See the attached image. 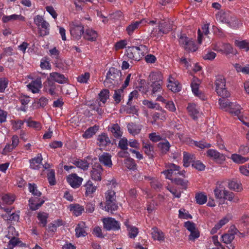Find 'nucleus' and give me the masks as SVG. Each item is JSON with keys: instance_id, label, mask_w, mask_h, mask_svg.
Here are the masks:
<instances>
[{"instance_id": "1", "label": "nucleus", "mask_w": 249, "mask_h": 249, "mask_svg": "<svg viewBox=\"0 0 249 249\" xmlns=\"http://www.w3.org/2000/svg\"><path fill=\"white\" fill-rule=\"evenodd\" d=\"M18 233L15 228L13 226H9L7 228L6 234L2 239L3 242L7 243V247L10 249H13L16 246L18 245L20 242L17 238Z\"/></svg>"}, {"instance_id": "2", "label": "nucleus", "mask_w": 249, "mask_h": 249, "mask_svg": "<svg viewBox=\"0 0 249 249\" xmlns=\"http://www.w3.org/2000/svg\"><path fill=\"white\" fill-rule=\"evenodd\" d=\"M147 48L144 45L128 47L126 50L127 57L131 60L139 61L144 55Z\"/></svg>"}, {"instance_id": "3", "label": "nucleus", "mask_w": 249, "mask_h": 249, "mask_svg": "<svg viewBox=\"0 0 249 249\" xmlns=\"http://www.w3.org/2000/svg\"><path fill=\"white\" fill-rule=\"evenodd\" d=\"M172 29V25L165 21L159 22L158 26L154 28L151 32V36L158 38L164 34H168Z\"/></svg>"}, {"instance_id": "4", "label": "nucleus", "mask_w": 249, "mask_h": 249, "mask_svg": "<svg viewBox=\"0 0 249 249\" xmlns=\"http://www.w3.org/2000/svg\"><path fill=\"white\" fill-rule=\"evenodd\" d=\"M34 23L37 26L40 36H45L49 34L50 24L41 16L37 15L34 18Z\"/></svg>"}, {"instance_id": "5", "label": "nucleus", "mask_w": 249, "mask_h": 249, "mask_svg": "<svg viewBox=\"0 0 249 249\" xmlns=\"http://www.w3.org/2000/svg\"><path fill=\"white\" fill-rule=\"evenodd\" d=\"M70 31L73 39L79 40L84 36V26L79 21L72 22L70 25Z\"/></svg>"}, {"instance_id": "6", "label": "nucleus", "mask_w": 249, "mask_h": 249, "mask_svg": "<svg viewBox=\"0 0 249 249\" xmlns=\"http://www.w3.org/2000/svg\"><path fill=\"white\" fill-rule=\"evenodd\" d=\"M166 170L163 171V173L166 178L172 180L173 176L178 174L182 175L183 173L180 171V167L174 163H168L165 164Z\"/></svg>"}, {"instance_id": "7", "label": "nucleus", "mask_w": 249, "mask_h": 249, "mask_svg": "<svg viewBox=\"0 0 249 249\" xmlns=\"http://www.w3.org/2000/svg\"><path fill=\"white\" fill-rule=\"evenodd\" d=\"M180 45L187 52H195L197 47L192 39L187 37L185 35H180L179 38Z\"/></svg>"}, {"instance_id": "8", "label": "nucleus", "mask_w": 249, "mask_h": 249, "mask_svg": "<svg viewBox=\"0 0 249 249\" xmlns=\"http://www.w3.org/2000/svg\"><path fill=\"white\" fill-rule=\"evenodd\" d=\"M225 80L222 77L217 78L215 81V90L219 96L222 97H228L230 93L225 88Z\"/></svg>"}, {"instance_id": "9", "label": "nucleus", "mask_w": 249, "mask_h": 249, "mask_svg": "<svg viewBox=\"0 0 249 249\" xmlns=\"http://www.w3.org/2000/svg\"><path fill=\"white\" fill-rule=\"evenodd\" d=\"M121 73L120 71L114 68H110V83L118 86L121 83Z\"/></svg>"}, {"instance_id": "10", "label": "nucleus", "mask_w": 249, "mask_h": 249, "mask_svg": "<svg viewBox=\"0 0 249 249\" xmlns=\"http://www.w3.org/2000/svg\"><path fill=\"white\" fill-rule=\"evenodd\" d=\"M67 180L71 187L77 188L81 185L83 179L76 174H71L67 177Z\"/></svg>"}, {"instance_id": "11", "label": "nucleus", "mask_w": 249, "mask_h": 249, "mask_svg": "<svg viewBox=\"0 0 249 249\" xmlns=\"http://www.w3.org/2000/svg\"><path fill=\"white\" fill-rule=\"evenodd\" d=\"M29 90L33 93H38L42 88V82L40 77H37L27 85Z\"/></svg>"}, {"instance_id": "12", "label": "nucleus", "mask_w": 249, "mask_h": 249, "mask_svg": "<svg viewBox=\"0 0 249 249\" xmlns=\"http://www.w3.org/2000/svg\"><path fill=\"white\" fill-rule=\"evenodd\" d=\"M207 156L218 162H221L225 160V156L216 150L211 149L207 151Z\"/></svg>"}, {"instance_id": "13", "label": "nucleus", "mask_w": 249, "mask_h": 249, "mask_svg": "<svg viewBox=\"0 0 249 249\" xmlns=\"http://www.w3.org/2000/svg\"><path fill=\"white\" fill-rule=\"evenodd\" d=\"M149 84H163V75L160 71L151 72L149 75Z\"/></svg>"}, {"instance_id": "14", "label": "nucleus", "mask_w": 249, "mask_h": 249, "mask_svg": "<svg viewBox=\"0 0 249 249\" xmlns=\"http://www.w3.org/2000/svg\"><path fill=\"white\" fill-rule=\"evenodd\" d=\"M163 84L159 83L149 84V89L151 91V95L152 97H156L158 95L164 91L162 89Z\"/></svg>"}, {"instance_id": "15", "label": "nucleus", "mask_w": 249, "mask_h": 249, "mask_svg": "<svg viewBox=\"0 0 249 249\" xmlns=\"http://www.w3.org/2000/svg\"><path fill=\"white\" fill-rule=\"evenodd\" d=\"M48 80L55 81L60 84L66 83L67 79L63 74L58 72H52L50 73V77Z\"/></svg>"}, {"instance_id": "16", "label": "nucleus", "mask_w": 249, "mask_h": 249, "mask_svg": "<svg viewBox=\"0 0 249 249\" xmlns=\"http://www.w3.org/2000/svg\"><path fill=\"white\" fill-rule=\"evenodd\" d=\"M216 18L218 21L227 24L230 27H232V20L229 14L225 13H220L216 15Z\"/></svg>"}, {"instance_id": "17", "label": "nucleus", "mask_w": 249, "mask_h": 249, "mask_svg": "<svg viewBox=\"0 0 249 249\" xmlns=\"http://www.w3.org/2000/svg\"><path fill=\"white\" fill-rule=\"evenodd\" d=\"M87 227L84 222L79 223L75 228V235L77 237H84L87 235Z\"/></svg>"}, {"instance_id": "18", "label": "nucleus", "mask_w": 249, "mask_h": 249, "mask_svg": "<svg viewBox=\"0 0 249 249\" xmlns=\"http://www.w3.org/2000/svg\"><path fill=\"white\" fill-rule=\"evenodd\" d=\"M97 144L100 147V149H104L106 146L109 143V138L107 134L102 133L98 136L97 138Z\"/></svg>"}, {"instance_id": "19", "label": "nucleus", "mask_w": 249, "mask_h": 249, "mask_svg": "<svg viewBox=\"0 0 249 249\" xmlns=\"http://www.w3.org/2000/svg\"><path fill=\"white\" fill-rule=\"evenodd\" d=\"M102 168L99 165L94 166L91 171V178L95 181H100L102 179Z\"/></svg>"}, {"instance_id": "20", "label": "nucleus", "mask_w": 249, "mask_h": 249, "mask_svg": "<svg viewBox=\"0 0 249 249\" xmlns=\"http://www.w3.org/2000/svg\"><path fill=\"white\" fill-rule=\"evenodd\" d=\"M187 109L189 115L194 120L197 119L199 111L196 104L193 103L188 104Z\"/></svg>"}, {"instance_id": "21", "label": "nucleus", "mask_w": 249, "mask_h": 249, "mask_svg": "<svg viewBox=\"0 0 249 249\" xmlns=\"http://www.w3.org/2000/svg\"><path fill=\"white\" fill-rule=\"evenodd\" d=\"M84 38L90 41H94L98 37V34L96 31L92 29H87L84 33Z\"/></svg>"}, {"instance_id": "22", "label": "nucleus", "mask_w": 249, "mask_h": 249, "mask_svg": "<svg viewBox=\"0 0 249 249\" xmlns=\"http://www.w3.org/2000/svg\"><path fill=\"white\" fill-rule=\"evenodd\" d=\"M42 157L41 154H38L36 157L30 160V167L35 170L40 168Z\"/></svg>"}, {"instance_id": "23", "label": "nucleus", "mask_w": 249, "mask_h": 249, "mask_svg": "<svg viewBox=\"0 0 249 249\" xmlns=\"http://www.w3.org/2000/svg\"><path fill=\"white\" fill-rule=\"evenodd\" d=\"M127 127L129 133L133 136L139 134L142 129V125L134 123H128Z\"/></svg>"}, {"instance_id": "24", "label": "nucleus", "mask_w": 249, "mask_h": 249, "mask_svg": "<svg viewBox=\"0 0 249 249\" xmlns=\"http://www.w3.org/2000/svg\"><path fill=\"white\" fill-rule=\"evenodd\" d=\"M44 203V201L36 197H32L29 200L30 208L32 210H37Z\"/></svg>"}, {"instance_id": "25", "label": "nucleus", "mask_w": 249, "mask_h": 249, "mask_svg": "<svg viewBox=\"0 0 249 249\" xmlns=\"http://www.w3.org/2000/svg\"><path fill=\"white\" fill-rule=\"evenodd\" d=\"M152 237L155 240L162 241L164 240L165 236L164 233L156 227L152 228L151 233Z\"/></svg>"}, {"instance_id": "26", "label": "nucleus", "mask_w": 249, "mask_h": 249, "mask_svg": "<svg viewBox=\"0 0 249 249\" xmlns=\"http://www.w3.org/2000/svg\"><path fill=\"white\" fill-rule=\"evenodd\" d=\"M144 19L139 21H136L132 22L126 28L127 33L129 35H132L134 31L138 29L140 25L143 23Z\"/></svg>"}, {"instance_id": "27", "label": "nucleus", "mask_w": 249, "mask_h": 249, "mask_svg": "<svg viewBox=\"0 0 249 249\" xmlns=\"http://www.w3.org/2000/svg\"><path fill=\"white\" fill-rule=\"evenodd\" d=\"M19 143V138L18 136L14 135L12 138V143L7 144L4 148V151L5 152H10L15 148Z\"/></svg>"}, {"instance_id": "28", "label": "nucleus", "mask_w": 249, "mask_h": 249, "mask_svg": "<svg viewBox=\"0 0 249 249\" xmlns=\"http://www.w3.org/2000/svg\"><path fill=\"white\" fill-rule=\"evenodd\" d=\"M142 149L145 154L148 156L149 157H152L154 152L153 146L148 141L146 142L142 141Z\"/></svg>"}, {"instance_id": "29", "label": "nucleus", "mask_w": 249, "mask_h": 249, "mask_svg": "<svg viewBox=\"0 0 249 249\" xmlns=\"http://www.w3.org/2000/svg\"><path fill=\"white\" fill-rule=\"evenodd\" d=\"M2 20L5 23L13 20L24 21L25 18L21 15L13 14L10 16H3Z\"/></svg>"}, {"instance_id": "30", "label": "nucleus", "mask_w": 249, "mask_h": 249, "mask_svg": "<svg viewBox=\"0 0 249 249\" xmlns=\"http://www.w3.org/2000/svg\"><path fill=\"white\" fill-rule=\"evenodd\" d=\"M69 209L76 216L81 215L84 210L83 207L78 204H71L69 206Z\"/></svg>"}, {"instance_id": "31", "label": "nucleus", "mask_w": 249, "mask_h": 249, "mask_svg": "<svg viewBox=\"0 0 249 249\" xmlns=\"http://www.w3.org/2000/svg\"><path fill=\"white\" fill-rule=\"evenodd\" d=\"M142 103L144 105L147 106V107L149 108H155L157 110H160L163 114L165 113V111L162 109V107H160V105L158 103H154L152 101H150L147 100H143Z\"/></svg>"}, {"instance_id": "32", "label": "nucleus", "mask_w": 249, "mask_h": 249, "mask_svg": "<svg viewBox=\"0 0 249 249\" xmlns=\"http://www.w3.org/2000/svg\"><path fill=\"white\" fill-rule=\"evenodd\" d=\"M241 107L240 106L235 103H231L227 111L235 115L239 116L241 113Z\"/></svg>"}, {"instance_id": "33", "label": "nucleus", "mask_w": 249, "mask_h": 249, "mask_svg": "<svg viewBox=\"0 0 249 249\" xmlns=\"http://www.w3.org/2000/svg\"><path fill=\"white\" fill-rule=\"evenodd\" d=\"M115 194V192L114 190L110 191V210L111 211L117 210L118 208V203L116 201V196Z\"/></svg>"}, {"instance_id": "34", "label": "nucleus", "mask_w": 249, "mask_h": 249, "mask_svg": "<svg viewBox=\"0 0 249 249\" xmlns=\"http://www.w3.org/2000/svg\"><path fill=\"white\" fill-rule=\"evenodd\" d=\"M209 33V24H204L202 26L201 29H198L197 40L199 44H201L202 42V36L203 35H207Z\"/></svg>"}, {"instance_id": "35", "label": "nucleus", "mask_w": 249, "mask_h": 249, "mask_svg": "<svg viewBox=\"0 0 249 249\" xmlns=\"http://www.w3.org/2000/svg\"><path fill=\"white\" fill-rule=\"evenodd\" d=\"M231 159L234 162L238 164L244 163L249 160V158L243 157L237 154H232Z\"/></svg>"}, {"instance_id": "36", "label": "nucleus", "mask_w": 249, "mask_h": 249, "mask_svg": "<svg viewBox=\"0 0 249 249\" xmlns=\"http://www.w3.org/2000/svg\"><path fill=\"white\" fill-rule=\"evenodd\" d=\"M86 188V195H90L94 193L97 189V187L93 185L92 181L89 180L85 185Z\"/></svg>"}, {"instance_id": "37", "label": "nucleus", "mask_w": 249, "mask_h": 249, "mask_svg": "<svg viewBox=\"0 0 249 249\" xmlns=\"http://www.w3.org/2000/svg\"><path fill=\"white\" fill-rule=\"evenodd\" d=\"M98 129V127L94 125L93 127L89 128L83 134V137L85 139H89L92 137Z\"/></svg>"}, {"instance_id": "38", "label": "nucleus", "mask_w": 249, "mask_h": 249, "mask_svg": "<svg viewBox=\"0 0 249 249\" xmlns=\"http://www.w3.org/2000/svg\"><path fill=\"white\" fill-rule=\"evenodd\" d=\"M124 90L123 89H119L114 90V93L112 96L115 104H118L123 97Z\"/></svg>"}, {"instance_id": "39", "label": "nucleus", "mask_w": 249, "mask_h": 249, "mask_svg": "<svg viewBox=\"0 0 249 249\" xmlns=\"http://www.w3.org/2000/svg\"><path fill=\"white\" fill-rule=\"evenodd\" d=\"M226 190L222 186L216 187L214 190L215 197L217 199L224 198L225 196Z\"/></svg>"}, {"instance_id": "40", "label": "nucleus", "mask_w": 249, "mask_h": 249, "mask_svg": "<svg viewBox=\"0 0 249 249\" xmlns=\"http://www.w3.org/2000/svg\"><path fill=\"white\" fill-rule=\"evenodd\" d=\"M110 128V131L115 138H119L122 136V132L117 124H113Z\"/></svg>"}, {"instance_id": "41", "label": "nucleus", "mask_w": 249, "mask_h": 249, "mask_svg": "<svg viewBox=\"0 0 249 249\" xmlns=\"http://www.w3.org/2000/svg\"><path fill=\"white\" fill-rule=\"evenodd\" d=\"M194 159V155H191L186 152H184L183 159L184 166L185 167H188L190 163L193 161Z\"/></svg>"}, {"instance_id": "42", "label": "nucleus", "mask_w": 249, "mask_h": 249, "mask_svg": "<svg viewBox=\"0 0 249 249\" xmlns=\"http://www.w3.org/2000/svg\"><path fill=\"white\" fill-rule=\"evenodd\" d=\"M73 164L78 168L84 170H87L89 166V163L86 160L79 159L74 160Z\"/></svg>"}, {"instance_id": "43", "label": "nucleus", "mask_w": 249, "mask_h": 249, "mask_svg": "<svg viewBox=\"0 0 249 249\" xmlns=\"http://www.w3.org/2000/svg\"><path fill=\"white\" fill-rule=\"evenodd\" d=\"M235 233L230 232L225 233L221 236L222 241L225 244H231L234 239Z\"/></svg>"}, {"instance_id": "44", "label": "nucleus", "mask_w": 249, "mask_h": 249, "mask_svg": "<svg viewBox=\"0 0 249 249\" xmlns=\"http://www.w3.org/2000/svg\"><path fill=\"white\" fill-rule=\"evenodd\" d=\"M173 79V78L171 76L169 77V83L167 85V87L168 88V89H170L171 91H172L174 92H178L180 90L181 87L177 83L172 82L171 79Z\"/></svg>"}, {"instance_id": "45", "label": "nucleus", "mask_w": 249, "mask_h": 249, "mask_svg": "<svg viewBox=\"0 0 249 249\" xmlns=\"http://www.w3.org/2000/svg\"><path fill=\"white\" fill-rule=\"evenodd\" d=\"M195 198L196 203L199 205L205 204L207 200V196L202 193L196 194Z\"/></svg>"}, {"instance_id": "46", "label": "nucleus", "mask_w": 249, "mask_h": 249, "mask_svg": "<svg viewBox=\"0 0 249 249\" xmlns=\"http://www.w3.org/2000/svg\"><path fill=\"white\" fill-rule=\"evenodd\" d=\"M235 44L240 49H245L247 52L249 51V42L246 40H235Z\"/></svg>"}, {"instance_id": "47", "label": "nucleus", "mask_w": 249, "mask_h": 249, "mask_svg": "<svg viewBox=\"0 0 249 249\" xmlns=\"http://www.w3.org/2000/svg\"><path fill=\"white\" fill-rule=\"evenodd\" d=\"M125 166L129 169L135 170L137 169V165L134 160L130 158H127L124 160Z\"/></svg>"}, {"instance_id": "48", "label": "nucleus", "mask_w": 249, "mask_h": 249, "mask_svg": "<svg viewBox=\"0 0 249 249\" xmlns=\"http://www.w3.org/2000/svg\"><path fill=\"white\" fill-rule=\"evenodd\" d=\"M128 236L130 238H135L139 233L138 229L134 226H127Z\"/></svg>"}, {"instance_id": "49", "label": "nucleus", "mask_w": 249, "mask_h": 249, "mask_svg": "<svg viewBox=\"0 0 249 249\" xmlns=\"http://www.w3.org/2000/svg\"><path fill=\"white\" fill-rule=\"evenodd\" d=\"M48 217V214L44 212H39L37 214V218L39 223L43 227H45L47 224V219Z\"/></svg>"}, {"instance_id": "50", "label": "nucleus", "mask_w": 249, "mask_h": 249, "mask_svg": "<svg viewBox=\"0 0 249 249\" xmlns=\"http://www.w3.org/2000/svg\"><path fill=\"white\" fill-rule=\"evenodd\" d=\"M225 98L222 97V98L219 99L218 102L221 109L228 111L231 102H230L229 100L225 99Z\"/></svg>"}, {"instance_id": "51", "label": "nucleus", "mask_w": 249, "mask_h": 249, "mask_svg": "<svg viewBox=\"0 0 249 249\" xmlns=\"http://www.w3.org/2000/svg\"><path fill=\"white\" fill-rule=\"evenodd\" d=\"M121 229V224L120 222L114 218L110 217V230L114 231H119Z\"/></svg>"}, {"instance_id": "52", "label": "nucleus", "mask_w": 249, "mask_h": 249, "mask_svg": "<svg viewBox=\"0 0 249 249\" xmlns=\"http://www.w3.org/2000/svg\"><path fill=\"white\" fill-rule=\"evenodd\" d=\"M172 182L176 185L180 186L182 189H186L188 181L186 179H182L181 178H175L172 180Z\"/></svg>"}, {"instance_id": "53", "label": "nucleus", "mask_w": 249, "mask_h": 249, "mask_svg": "<svg viewBox=\"0 0 249 249\" xmlns=\"http://www.w3.org/2000/svg\"><path fill=\"white\" fill-rule=\"evenodd\" d=\"M234 68L238 72H242L244 74H249V64L242 66L239 64H235Z\"/></svg>"}, {"instance_id": "54", "label": "nucleus", "mask_w": 249, "mask_h": 249, "mask_svg": "<svg viewBox=\"0 0 249 249\" xmlns=\"http://www.w3.org/2000/svg\"><path fill=\"white\" fill-rule=\"evenodd\" d=\"M29 190L35 196L39 197L41 195V193L37 190V187L35 183H29Z\"/></svg>"}, {"instance_id": "55", "label": "nucleus", "mask_w": 249, "mask_h": 249, "mask_svg": "<svg viewBox=\"0 0 249 249\" xmlns=\"http://www.w3.org/2000/svg\"><path fill=\"white\" fill-rule=\"evenodd\" d=\"M158 147L160 149L162 153H166L169 150L170 144L168 141L165 140L164 142L159 143Z\"/></svg>"}, {"instance_id": "56", "label": "nucleus", "mask_w": 249, "mask_h": 249, "mask_svg": "<svg viewBox=\"0 0 249 249\" xmlns=\"http://www.w3.org/2000/svg\"><path fill=\"white\" fill-rule=\"evenodd\" d=\"M214 50L217 51L223 52L224 53L228 54L232 53V47L230 44L225 43L223 44L222 49L218 50V49L214 48Z\"/></svg>"}, {"instance_id": "57", "label": "nucleus", "mask_w": 249, "mask_h": 249, "mask_svg": "<svg viewBox=\"0 0 249 249\" xmlns=\"http://www.w3.org/2000/svg\"><path fill=\"white\" fill-rule=\"evenodd\" d=\"M228 186L231 189L236 191H239L242 189L241 184L235 180H231L229 181Z\"/></svg>"}, {"instance_id": "58", "label": "nucleus", "mask_w": 249, "mask_h": 249, "mask_svg": "<svg viewBox=\"0 0 249 249\" xmlns=\"http://www.w3.org/2000/svg\"><path fill=\"white\" fill-rule=\"evenodd\" d=\"M90 78V73L89 72H85L79 75L77 77V81L80 83H87Z\"/></svg>"}, {"instance_id": "59", "label": "nucleus", "mask_w": 249, "mask_h": 249, "mask_svg": "<svg viewBox=\"0 0 249 249\" xmlns=\"http://www.w3.org/2000/svg\"><path fill=\"white\" fill-rule=\"evenodd\" d=\"M15 196L13 195L5 194L2 196V200L6 204H12L15 201Z\"/></svg>"}, {"instance_id": "60", "label": "nucleus", "mask_w": 249, "mask_h": 249, "mask_svg": "<svg viewBox=\"0 0 249 249\" xmlns=\"http://www.w3.org/2000/svg\"><path fill=\"white\" fill-rule=\"evenodd\" d=\"M199 81L197 78H194L193 81L192 82L191 86L192 92L194 94L198 93L199 91Z\"/></svg>"}, {"instance_id": "61", "label": "nucleus", "mask_w": 249, "mask_h": 249, "mask_svg": "<svg viewBox=\"0 0 249 249\" xmlns=\"http://www.w3.org/2000/svg\"><path fill=\"white\" fill-rule=\"evenodd\" d=\"M99 99L103 104H104L109 98V91L108 89H104L99 94Z\"/></svg>"}, {"instance_id": "62", "label": "nucleus", "mask_w": 249, "mask_h": 249, "mask_svg": "<svg viewBox=\"0 0 249 249\" xmlns=\"http://www.w3.org/2000/svg\"><path fill=\"white\" fill-rule=\"evenodd\" d=\"M47 178L49 184L51 185H54L56 183L55 172L53 170H49L47 174Z\"/></svg>"}, {"instance_id": "63", "label": "nucleus", "mask_w": 249, "mask_h": 249, "mask_svg": "<svg viewBox=\"0 0 249 249\" xmlns=\"http://www.w3.org/2000/svg\"><path fill=\"white\" fill-rule=\"evenodd\" d=\"M40 66L42 69H51V64L46 57H43L41 59Z\"/></svg>"}, {"instance_id": "64", "label": "nucleus", "mask_w": 249, "mask_h": 249, "mask_svg": "<svg viewBox=\"0 0 249 249\" xmlns=\"http://www.w3.org/2000/svg\"><path fill=\"white\" fill-rule=\"evenodd\" d=\"M97 16L100 18V19L101 20H102V21L103 23H106L108 22V15L107 13L106 12L103 11L102 10L97 11Z\"/></svg>"}]
</instances>
